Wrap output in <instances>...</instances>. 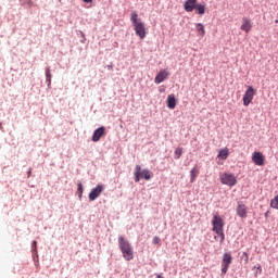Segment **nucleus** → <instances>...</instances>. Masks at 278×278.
Returning <instances> with one entry per match:
<instances>
[{
  "label": "nucleus",
  "instance_id": "f257e3e1",
  "mask_svg": "<svg viewBox=\"0 0 278 278\" xmlns=\"http://www.w3.org/2000/svg\"><path fill=\"white\" fill-rule=\"evenodd\" d=\"M130 21L132 23L136 36H138L141 40H144V38H147V28L144 27V23L138 18V13L136 11L131 12Z\"/></svg>",
  "mask_w": 278,
  "mask_h": 278
},
{
  "label": "nucleus",
  "instance_id": "f03ea898",
  "mask_svg": "<svg viewBox=\"0 0 278 278\" xmlns=\"http://www.w3.org/2000/svg\"><path fill=\"white\" fill-rule=\"evenodd\" d=\"M118 245L124 260H126V262H131V260H134V248L131 247V243H129L125 237L119 236Z\"/></svg>",
  "mask_w": 278,
  "mask_h": 278
},
{
  "label": "nucleus",
  "instance_id": "7ed1b4c3",
  "mask_svg": "<svg viewBox=\"0 0 278 278\" xmlns=\"http://www.w3.org/2000/svg\"><path fill=\"white\" fill-rule=\"evenodd\" d=\"M134 176L136 184H138V181H140L141 179H146V181H149V179L153 177V174H151V170L147 168L142 170V166L136 165Z\"/></svg>",
  "mask_w": 278,
  "mask_h": 278
},
{
  "label": "nucleus",
  "instance_id": "20e7f679",
  "mask_svg": "<svg viewBox=\"0 0 278 278\" xmlns=\"http://www.w3.org/2000/svg\"><path fill=\"white\" fill-rule=\"evenodd\" d=\"M212 231H214V233H218L225 229V219H223L218 214H215L212 218Z\"/></svg>",
  "mask_w": 278,
  "mask_h": 278
},
{
  "label": "nucleus",
  "instance_id": "39448f33",
  "mask_svg": "<svg viewBox=\"0 0 278 278\" xmlns=\"http://www.w3.org/2000/svg\"><path fill=\"white\" fill-rule=\"evenodd\" d=\"M219 179L224 186H230L233 187L236 184H238V179L236 178V175L224 173L219 175Z\"/></svg>",
  "mask_w": 278,
  "mask_h": 278
},
{
  "label": "nucleus",
  "instance_id": "423d86ee",
  "mask_svg": "<svg viewBox=\"0 0 278 278\" xmlns=\"http://www.w3.org/2000/svg\"><path fill=\"white\" fill-rule=\"evenodd\" d=\"M255 94V89L252 86H249L243 94V105L245 108H249V105H251Z\"/></svg>",
  "mask_w": 278,
  "mask_h": 278
},
{
  "label": "nucleus",
  "instance_id": "0eeeda50",
  "mask_svg": "<svg viewBox=\"0 0 278 278\" xmlns=\"http://www.w3.org/2000/svg\"><path fill=\"white\" fill-rule=\"evenodd\" d=\"M233 261V257H231V253H224L222 258V275H227V271L229 270V265Z\"/></svg>",
  "mask_w": 278,
  "mask_h": 278
},
{
  "label": "nucleus",
  "instance_id": "6e6552de",
  "mask_svg": "<svg viewBox=\"0 0 278 278\" xmlns=\"http://www.w3.org/2000/svg\"><path fill=\"white\" fill-rule=\"evenodd\" d=\"M101 192H103V185H98L96 188L91 189L89 192V201H97V199L101 197Z\"/></svg>",
  "mask_w": 278,
  "mask_h": 278
},
{
  "label": "nucleus",
  "instance_id": "1a4fd4ad",
  "mask_svg": "<svg viewBox=\"0 0 278 278\" xmlns=\"http://www.w3.org/2000/svg\"><path fill=\"white\" fill-rule=\"evenodd\" d=\"M248 210H249V207L245 206V204H243L242 202L239 201L237 203L236 212H237V216H239V218H247Z\"/></svg>",
  "mask_w": 278,
  "mask_h": 278
},
{
  "label": "nucleus",
  "instance_id": "9d476101",
  "mask_svg": "<svg viewBox=\"0 0 278 278\" xmlns=\"http://www.w3.org/2000/svg\"><path fill=\"white\" fill-rule=\"evenodd\" d=\"M103 136H105V127L101 126L93 131L91 140H92V142H99V140H101V138H103Z\"/></svg>",
  "mask_w": 278,
  "mask_h": 278
},
{
  "label": "nucleus",
  "instance_id": "9b49d317",
  "mask_svg": "<svg viewBox=\"0 0 278 278\" xmlns=\"http://www.w3.org/2000/svg\"><path fill=\"white\" fill-rule=\"evenodd\" d=\"M241 23L242 24H241L240 30L245 31V34H249V31H251V29L253 28V24L251 23V20H249V17H243Z\"/></svg>",
  "mask_w": 278,
  "mask_h": 278
},
{
  "label": "nucleus",
  "instance_id": "f8f14e48",
  "mask_svg": "<svg viewBox=\"0 0 278 278\" xmlns=\"http://www.w3.org/2000/svg\"><path fill=\"white\" fill-rule=\"evenodd\" d=\"M252 161L256 166H264V154L262 152H254L252 155Z\"/></svg>",
  "mask_w": 278,
  "mask_h": 278
},
{
  "label": "nucleus",
  "instance_id": "ddd939ff",
  "mask_svg": "<svg viewBox=\"0 0 278 278\" xmlns=\"http://www.w3.org/2000/svg\"><path fill=\"white\" fill-rule=\"evenodd\" d=\"M168 75H169L168 71H166V70L160 71L154 78V83L162 84V81H164V79L168 78Z\"/></svg>",
  "mask_w": 278,
  "mask_h": 278
},
{
  "label": "nucleus",
  "instance_id": "4468645a",
  "mask_svg": "<svg viewBox=\"0 0 278 278\" xmlns=\"http://www.w3.org/2000/svg\"><path fill=\"white\" fill-rule=\"evenodd\" d=\"M198 0H186L184 2V8L186 12H192L197 8Z\"/></svg>",
  "mask_w": 278,
  "mask_h": 278
},
{
  "label": "nucleus",
  "instance_id": "2eb2a0df",
  "mask_svg": "<svg viewBox=\"0 0 278 278\" xmlns=\"http://www.w3.org/2000/svg\"><path fill=\"white\" fill-rule=\"evenodd\" d=\"M177 106V100L175 99V94H170L167 97V108L169 110H175Z\"/></svg>",
  "mask_w": 278,
  "mask_h": 278
},
{
  "label": "nucleus",
  "instance_id": "dca6fc26",
  "mask_svg": "<svg viewBox=\"0 0 278 278\" xmlns=\"http://www.w3.org/2000/svg\"><path fill=\"white\" fill-rule=\"evenodd\" d=\"M195 29H197L198 36H200L201 38L205 36V25H203L202 23H197Z\"/></svg>",
  "mask_w": 278,
  "mask_h": 278
},
{
  "label": "nucleus",
  "instance_id": "f3484780",
  "mask_svg": "<svg viewBox=\"0 0 278 278\" xmlns=\"http://www.w3.org/2000/svg\"><path fill=\"white\" fill-rule=\"evenodd\" d=\"M217 157H219V160H227L229 157V149L219 150Z\"/></svg>",
  "mask_w": 278,
  "mask_h": 278
},
{
  "label": "nucleus",
  "instance_id": "a211bd4d",
  "mask_svg": "<svg viewBox=\"0 0 278 278\" xmlns=\"http://www.w3.org/2000/svg\"><path fill=\"white\" fill-rule=\"evenodd\" d=\"M199 175V167L197 165L190 170V176H191V184L194 182L197 179V176Z\"/></svg>",
  "mask_w": 278,
  "mask_h": 278
},
{
  "label": "nucleus",
  "instance_id": "6ab92c4d",
  "mask_svg": "<svg viewBox=\"0 0 278 278\" xmlns=\"http://www.w3.org/2000/svg\"><path fill=\"white\" fill-rule=\"evenodd\" d=\"M197 14H200V16H203L205 14V5L203 4H195Z\"/></svg>",
  "mask_w": 278,
  "mask_h": 278
},
{
  "label": "nucleus",
  "instance_id": "aec40b11",
  "mask_svg": "<svg viewBox=\"0 0 278 278\" xmlns=\"http://www.w3.org/2000/svg\"><path fill=\"white\" fill-rule=\"evenodd\" d=\"M77 195L79 199H81V197H84V185H81V182L77 184Z\"/></svg>",
  "mask_w": 278,
  "mask_h": 278
},
{
  "label": "nucleus",
  "instance_id": "412c9836",
  "mask_svg": "<svg viewBox=\"0 0 278 278\" xmlns=\"http://www.w3.org/2000/svg\"><path fill=\"white\" fill-rule=\"evenodd\" d=\"M174 153L176 155V160H179V157H181V155H184V148H176Z\"/></svg>",
  "mask_w": 278,
  "mask_h": 278
},
{
  "label": "nucleus",
  "instance_id": "4be33fe9",
  "mask_svg": "<svg viewBox=\"0 0 278 278\" xmlns=\"http://www.w3.org/2000/svg\"><path fill=\"white\" fill-rule=\"evenodd\" d=\"M270 207H273L274 210H278V195H276L271 202H270Z\"/></svg>",
  "mask_w": 278,
  "mask_h": 278
},
{
  "label": "nucleus",
  "instance_id": "5701e85b",
  "mask_svg": "<svg viewBox=\"0 0 278 278\" xmlns=\"http://www.w3.org/2000/svg\"><path fill=\"white\" fill-rule=\"evenodd\" d=\"M46 79L51 85V71L49 68H46Z\"/></svg>",
  "mask_w": 278,
  "mask_h": 278
},
{
  "label": "nucleus",
  "instance_id": "b1692460",
  "mask_svg": "<svg viewBox=\"0 0 278 278\" xmlns=\"http://www.w3.org/2000/svg\"><path fill=\"white\" fill-rule=\"evenodd\" d=\"M215 233L220 237V242H225V230H219V232Z\"/></svg>",
  "mask_w": 278,
  "mask_h": 278
},
{
  "label": "nucleus",
  "instance_id": "393cba45",
  "mask_svg": "<svg viewBox=\"0 0 278 278\" xmlns=\"http://www.w3.org/2000/svg\"><path fill=\"white\" fill-rule=\"evenodd\" d=\"M33 253H38V242L33 241L31 243Z\"/></svg>",
  "mask_w": 278,
  "mask_h": 278
},
{
  "label": "nucleus",
  "instance_id": "a878e982",
  "mask_svg": "<svg viewBox=\"0 0 278 278\" xmlns=\"http://www.w3.org/2000/svg\"><path fill=\"white\" fill-rule=\"evenodd\" d=\"M160 242H162V239H160V237H153L152 244H160Z\"/></svg>",
  "mask_w": 278,
  "mask_h": 278
},
{
  "label": "nucleus",
  "instance_id": "bb28decb",
  "mask_svg": "<svg viewBox=\"0 0 278 278\" xmlns=\"http://www.w3.org/2000/svg\"><path fill=\"white\" fill-rule=\"evenodd\" d=\"M242 255H243V262L245 264H249V254L247 252H243Z\"/></svg>",
  "mask_w": 278,
  "mask_h": 278
},
{
  "label": "nucleus",
  "instance_id": "cd10ccee",
  "mask_svg": "<svg viewBox=\"0 0 278 278\" xmlns=\"http://www.w3.org/2000/svg\"><path fill=\"white\" fill-rule=\"evenodd\" d=\"M255 268L258 270L260 274H262V265L255 266Z\"/></svg>",
  "mask_w": 278,
  "mask_h": 278
},
{
  "label": "nucleus",
  "instance_id": "c85d7f7f",
  "mask_svg": "<svg viewBox=\"0 0 278 278\" xmlns=\"http://www.w3.org/2000/svg\"><path fill=\"white\" fill-rule=\"evenodd\" d=\"M85 3H92V0H83Z\"/></svg>",
  "mask_w": 278,
  "mask_h": 278
},
{
  "label": "nucleus",
  "instance_id": "c756f323",
  "mask_svg": "<svg viewBox=\"0 0 278 278\" xmlns=\"http://www.w3.org/2000/svg\"><path fill=\"white\" fill-rule=\"evenodd\" d=\"M156 278H164V277L162 276V274H157Z\"/></svg>",
  "mask_w": 278,
  "mask_h": 278
},
{
  "label": "nucleus",
  "instance_id": "7c9ffc66",
  "mask_svg": "<svg viewBox=\"0 0 278 278\" xmlns=\"http://www.w3.org/2000/svg\"><path fill=\"white\" fill-rule=\"evenodd\" d=\"M29 175H31V170L28 172V177H29Z\"/></svg>",
  "mask_w": 278,
  "mask_h": 278
}]
</instances>
